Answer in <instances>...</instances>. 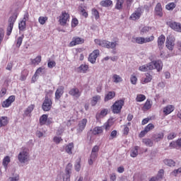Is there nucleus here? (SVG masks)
I'll list each match as a JSON object with an SVG mask.
<instances>
[{"instance_id":"nucleus-2","label":"nucleus","mask_w":181,"mask_h":181,"mask_svg":"<svg viewBox=\"0 0 181 181\" xmlns=\"http://www.w3.org/2000/svg\"><path fill=\"white\" fill-rule=\"evenodd\" d=\"M94 42L95 45H98V46L105 47L106 49H115L117 46H119V40H118V38L115 39L112 42L105 40L95 39Z\"/></svg>"},{"instance_id":"nucleus-15","label":"nucleus","mask_w":181,"mask_h":181,"mask_svg":"<svg viewBox=\"0 0 181 181\" xmlns=\"http://www.w3.org/2000/svg\"><path fill=\"white\" fill-rule=\"evenodd\" d=\"M142 15V10L141 8H137L129 17L131 21H138Z\"/></svg>"},{"instance_id":"nucleus-50","label":"nucleus","mask_w":181,"mask_h":181,"mask_svg":"<svg viewBox=\"0 0 181 181\" xmlns=\"http://www.w3.org/2000/svg\"><path fill=\"white\" fill-rule=\"evenodd\" d=\"M175 8H176V4H175V3H169L165 6V9L168 11H173Z\"/></svg>"},{"instance_id":"nucleus-7","label":"nucleus","mask_w":181,"mask_h":181,"mask_svg":"<svg viewBox=\"0 0 181 181\" xmlns=\"http://www.w3.org/2000/svg\"><path fill=\"white\" fill-rule=\"evenodd\" d=\"M70 21V15L69 13H66V11H63L59 16V23L62 26L66 25V24Z\"/></svg>"},{"instance_id":"nucleus-64","label":"nucleus","mask_w":181,"mask_h":181,"mask_svg":"<svg viewBox=\"0 0 181 181\" xmlns=\"http://www.w3.org/2000/svg\"><path fill=\"white\" fill-rule=\"evenodd\" d=\"M175 137H176V134L175 133H170L168 136V139L171 141L172 139H175Z\"/></svg>"},{"instance_id":"nucleus-14","label":"nucleus","mask_w":181,"mask_h":181,"mask_svg":"<svg viewBox=\"0 0 181 181\" xmlns=\"http://www.w3.org/2000/svg\"><path fill=\"white\" fill-rule=\"evenodd\" d=\"M87 125V119H83L78 122L76 131L78 134H81L84 131L86 126Z\"/></svg>"},{"instance_id":"nucleus-52","label":"nucleus","mask_w":181,"mask_h":181,"mask_svg":"<svg viewBox=\"0 0 181 181\" xmlns=\"http://www.w3.org/2000/svg\"><path fill=\"white\" fill-rule=\"evenodd\" d=\"M124 4V0H117V3L115 5L116 9H122V4Z\"/></svg>"},{"instance_id":"nucleus-45","label":"nucleus","mask_w":181,"mask_h":181,"mask_svg":"<svg viewBox=\"0 0 181 181\" xmlns=\"http://www.w3.org/2000/svg\"><path fill=\"white\" fill-rule=\"evenodd\" d=\"M146 100V96H145V95L138 94L136 97V101L137 103H142L143 101H145Z\"/></svg>"},{"instance_id":"nucleus-37","label":"nucleus","mask_w":181,"mask_h":181,"mask_svg":"<svg viewBox=\"0 0 181 181\" xmlns=\"http://www.w3.org/2000/svg\"><path fill=\"white\" fill-rule=\"evenodd\" d=\"M139 149V146H136L131 150L130 156L132 158H136L138 156V150Z\"/></svg>"},{"instance_id":"nucleus-48","label":"nucleus","mask_w":181,"mask_h":181,"mask_svg":"<svg viewBox=\"0 0 181 181\" xmlns=\"http://www.w3.org/2000/svg\"><path fill=\"white\" fill-rule=\"evenodd\" d=\"M47 16H40L38 18V22L40 25H45L46 22H47Z\"/></svg>"},{"instance_id":"nucleus-22","label":"nucleus","mask_w":181,"mask_h":181,"mask_svg":"<svg viewBox=\"0 0 181 181\" xmlns=\"http://www.w3.org/2000/svg\"><path fill=\"white\" fill-rule=\"evenodd\" d=\"M151 81H152V75L148 73L146 74L141 80V84H147V83H151Z\"/></svg>"},{"instance_id":"nucleus-9","label":"nucleus","mask_w":181,"mask_h":181,"mask_svg":"<svg viewBox=\"0 0 181 181\" xmlns=\"http://www.w3.org/2000/svg\"><path fill=\"white\" fill-rule=\"evenodd\" d=\"M175 37L168 35L166 38L165 46L169 50H172L175 47Z\"/></svg>"},{"instance_id":"nucleus-51","label":"nucleus","mask_w":181,"mask_h":181,"mask_svg":"<svg viewBox=\"0 0 181 181\" xmlns=\"http://www.w3.org/2000/svg\"><path fill=\"white\" fill-rule=\"evenodd\" d=\"M92 15H93V16L95 17L96 21L98 19H100V13L98 12V11L97 9H95V8L92 9Z\"/></svg>"},{"instance_id":"nucleus-53","label":"nucleus","mask_w":181,"mask_h":181,"mask_svg":"<svg viewBox=\"0 0 181 181\" xmlns=\"http://www.w3.org/2000/svg\"><path fill=\"white\" fill-rule=\"evenodd\" d=\"M45 73V68L44 67H40L38 68L36 71H35V74L37 76H42L43 74Z\"/></svg>"},{"instance_id":"nucleus-55","label":"nucleus","mask_w":181,"mask_h":181,"mask_svg":"<svg viewBox=\"0 0 181 181\" xmlns=\"http://www.w3.org/2000/svg\"><path fill=\"white\" fill-rule=\"evenodd\" d=\"M179 173H181V167L177 170H174L171 173V176H177L179 175Z\"/></svg>"},{"instance_id":"nucleus-29","label":"nucleus","mask_w":181,"mask_h":181,"mask_svg":"<svg viewBox=\"0 0 181 181\" xmlns=\"http://www.w3.org/2000/svg\"><path fill=\"white\" fill-rule=\"evenodd\" d=\"M163 136H165V134H163V132L156 133L153 135V139L156 142H159V141H160L161 139H163Z\"/></svg>"},{"instance_id":"nucleus-56","label":"nucleus","mask_w":181,"mask_h":181,"mask_svg":"<svg viewBox=\"0 0 181 181\" xmlns=\"http://www.w3.org/2000/svg\"><path fill=\"white\" fill-rule=\"evenodd\" d=\"M170 148H171V149H179V147L177 146L176 141H172L170 144Z\"/></svg>"},{"instance_id":"nucleus-47","label":"nucleus","mask_w":181,"mask_h":181,"mask_svg":"<svg viewBox=\"0 0 181 181\" xmlns=\"http://www.w3.org/2000/svg\"><path fill=\"white\" fill-rule=\"evenodd\" d=\"M163 176H165V170L163 169H160L156 175L157 179H158V180H162V179H163Z\"/></svg>"},{"instance_id":"nucleus-59","label":"nucleus","mask_w":181,"mask_h":181,"mask_svg":"<svg viewBox=\"0 0 181 181\" xmlns=\"http://www.w3.org/2000/svg\"><path fill=\"white\" fill-rule=\"evenodd\" d=\"M130 81L132 84H136V81H138V78L136 76L132 75L130 78Z\"/></svg>"},{"instance_id":"nucleus-31","label":"nucleus","mask_w":181,"mask_h":181,"mask_svg":"<svg viewBox=\"0 0 181 181\" xmlns=\"http://www.w3.org/2000/svg\"><path fill=\"white\" fill-rule=\"evenodd\" d=\"M73 149H74V144L73 143H69L65 147V151L69 155H71L73 153Z\"/></svg>"},{"instance_id":"nucleus-23","label":"nucleus","mask_w":181,"mask_h":181,"mask_svg":"<svg viewBox=\"0 0 181 181\" xmlns=\"http://www.w3.org/2000/svg\"><path fill=\"white\" fill-rule=\"evenodd\" d=\"M50 124V119L47 118V115H42L40 117V125H45V124Z\"/></svg>"},{"instance_id":"nucleus-63","label":"nucleus","mask_w":181,"mask_h":181,"mask_svg":"<svg viewBox=\"0 0 181 181\" xmlns=\"http://www.w3.org/2000/svg\"><path fill=\"white\" fill-rule=\"evenodd\" d=\"M54 66H56V62L54 61H50L47 64V66L49 67V69H53Z\"/></svg>"},{"instance_id":"nucleus-1","label":"nucleus","mask_w":181,"mask_h":181,"mask_svg":"<svg viewBox=\"0 0 181 181\" xmlns=\"http://www.w3.org/2000/svg\"><path fill=\"white\" fill-rule=\"evenodd\" d=\"M163 67V64L162 61H153L147 64L139 66V70L140 71H148V70H157V71H160Z\"/></svg>"},{"instance_id":"nucleus-28","label":"nucleus","mask_w":181,"mask_h":181,"mask_svg":"<svg viewBox=\"0 0 181 181\" xmlns=\"http://www.w3.org/2000/svg\"><path fill=\"white\" fill-rule=\"evenodd\" d=\"M100 6H103V8H109V6H111L112 5V0H103L100 2Z\"/></svg>"},{"instance_id":"nucleus-35","label":"nucleus","mask_w":181,"mask_h":181,"mask_svg":"<svg viewBox=\"0 0 181 181\" xmlns=\"http://www.w3.org/2000/svg\"><path fill=\"white\" fill-rule=\"evenodd\" d=\"M35 109V105H30L24 111V115L28 117V115H30L32 111Z\"/></svg>"},{"instance_id":"nucleus-43","label":"nucleus","mask_w":181,"mask_h":181,"mask_svg":"<svg viewBox=\"0 0 181 181\" xmlns=\"http://www.w3.org/2000/svg\"><path fill=\"white\" fill-rule=\"evenodd\" d=\"M142 142L146 146H153V141L151 139H143Z\"/></svg>"},{"instance_id":"nucleus-4","label":"nucleus","mask_w":181,"mask_h":181,"mask_svg":"<svg viewBox=\"0 0 181 181\" xmlns=\"http://www.w3.org/2000/svg\"><path fill=\"white\" fill-rule=\"evenodd\" d=\"M155 40V37L151 35L150 37H133V42L138 43L139 45H144V43H149L150 42H153Z\"/></svg>"},{"instance_id":"nucleus-49","label":"nucleus","mask_w":181,"mask_h":181,"mask_svg":"<svg viewBox=\"0 0 181 181\" xmlns=\"http://www.w3.org/2000/svg\"><path fill=\"white\" fill-rule=\"evenodd\" d=\"M81 162V158H78V160H76V162L75 163V170H76V172H80V169H81V165H80Z\"/></svg>"},{"instance_id":"nucleus-61","label":"nucleus","mask_w":181,"mask_h":181,"mask_svg":"<svg viewBox=\"0 0 181 181\" xmlns=\"http://www.w3.org/2000/svg\"><path fill=\"white\" fill-rule=\"evenodd\" d=\"M62 141H63V139H62V137H60V136L54 137V142H55V144H57V145H58V144H60V142H62Z\"/></svg>"},{"instance_id":"nucleus-42","label":"nucleus","mask_w":181,"mask_h":181,"mask_svg":"<svg viewBox=\"0 0 181 181\" xmlns=\"http://www.w3.org/2000/svg\"><path fill=\"white\" fill-rule=\"evenodd\" d=\"M31 63L32 64H34L35 66H37L42 62V56L38 55L36 58L35 59H31Z\"/></svg>"},{"instance_id":"nucleus-21","label":"nucleus","mask_w":181,"mask_h":181,"mask_svg":"<svg viewBox=\"0 0 181 181\" xmlns=\"http://www.w3.org/2000/svg\"><path fill=\"white\" fill-rule=\"evenodd\" d=\"M173 111H175V106L168 105L163 108V112L165 115H169V114H171Z\"/></svg>"},{"instance_id":"nucleus-44","label":"nucleus","mask_w":181,"mask_h":181,"mask_svg":"<svg viewBox=\"0 0 181 181\" xmlns=\"http://www.w3.org/2000/svg\"><path fill=\"white\" fill-rule=\"evenodd\" d=\"M163 162L165 165L170 167L175 166L176 165V163L172 159H165Z\"/></svg>"},{"instance_id":"nucleus-18","label":"nucleus","mask_w":181,"mask_h":181,"mask_svg":"<svg viewBox=\"0 0 181 181\" xmlns=\"http://www.w3.org/2000/svg\"><path fill=\"white\" fill-rule=\"evenodd\" d=\"M155 15L156 16H159V18H162L163 16V11L162 10V4L160 3H158L154 9Z\"/></svg>"},{"instance_id":"nucleus-8","label":"nucleus","mask_w":181,"mask_h":181,"mask_svg":"<svg viewBox=\"0 0 181 181\" xmlns=\"http://www.w3.org/2000/svg\"><path fill=\"white\" fill-rule=\"evenodd\" d=\"M29 21V13L25 12L23 20L18 23V29L23 32L26 29V21Z\"/></svg>"},{"instance_id":"nucleus-40","label":"nucleus","mask_w":181,"mask_h":181,"mask_svg":"<svg viewBox=\"0 0 181 181\" xmlns=\"http://www.w3.org/2000/svg\"><path fill=\"white\" fill-rule=\"evenodd\" d=\"M78 70L79 73H87V70H88V65L84 64H81L78 68Z\"/></svg>"},{"instance_id":"nucleus-54","label":"nucleus","mask_w":181,"mask_h":181,"mask_svg":"<svg viewBox=\"0 0 181 181\" xmlns=\"http://www.w3.org/2000/svg\"><path fill=\"white\" fill-rule=\"evenodd\" d=\"M5 36V30L4 28H0V45L2 43V40H4V37Z\"/></svg>"},{"instance_id":"nucleus-62","label":"nucleus","mask_w":181,"mask_h":181,"mask_svg":"<svg viewBox=\"0 0 181 181\" xmlns=\"http://www.w3.org/2000/svg\"><path fill=\"white\" fill-rule=\"evenodd\" d=\"M100 151V146H93V148H92V153H98V151Z\"/></svg>"},{"instance_id":"nucleus-26","label":"nucleus","mask_w":181,"mask_h":181,"mask_svg":"<svg viewBox=\"0 0 181 181\" xmlns=\"http://www.w3.org/2000/svg\"><path fill=\"white\" fill-rule=\"evenodd\" d=\"M115 97V92L114 91H109L105 95L104 101L107 103V101H110V100H112Z\"/></svg>"},{"instance_id":"nucleus-39","label":"nucleus","mask_w":181,"mask_h":181,"mask_svg":"<svg viewBox=\"0 0 181 181\" xmlns=\"http://www.w3.org/2000/svg\"><path fill=\"white\" fill-rule=\"evenodd\" d=\"M25 37V35H22L21 36L18 37L16 40V47L19 48L22 45V42H23V38Z\"/></svg>"},{"instance_id":"nucleus-33","label":"nucleus","mask_w":181,"mask_h":181,"mask_svg":"<svg viewBox=\"0 0 181 181\" xmlns=\"http://www.w3.org/2000/svg\"><path fill=\"white\" fill-rule=\"evenodd\" d=\"M11 163V157L6 156V157L4 158L2 165L4 168V169H8V165Z\"/></svg>"},{"instance_id":"nucleus-24","label":"nucleus","mask_w":181,"mask_h":181,"mask_svg":"<svg viewBox=\"0 0 181 181\" xmlns=\"http://www.w3.org/2000/svg\"><path fill=\"white\" fill-rule=\"evenodd\" d=\"M64 93V87L61 86L59 88L57 89L55 92V98L56 100H59L62 95H63V93Z\"/></svg>"},{"instance_id":"nucleus-20","label":"nucleus","mask_w":181,"mask_h":181,"mask_svg":"<svg viewBox=\"0 0 181 181\" xmlns=\"http://www.w3.org/2000/svg\"><path fill=\"white\" fill-rule=\"evenodd\" d=\"M165 40H166V37H165V35H161L158 37V49H160V50H162V49H163V46L165 45Z\"/></svg>"},{"instance_id":"nucleus-10","label":"nucleus","mask_w":181,"mask_h":181,"mask_svg":"<svg viewBox=\"0 0 181 181\" xmlns=\"http://www.w3.org/2000/svg\"><path fill=\"white\" fill-rule=\"evenodd\" d=\"M167 25L175 32L181 33V23L175 21H168Z\"/></svg>"},{"instance_id":"nucleus-19","label":"nucleus","mask_w":181,"mask_h":181,"mask_svg":"<svg viewBox=\"0 0 181 181\" xmlns=\"http://www.w3.org/2000/svg\"><path fill=\"white\" fill-rule=\"evenodd\" d=\"M69 94H70V95H72V97L78 98L81 96V91H80V90L77 88H74L69 90Z\"/></svg>"},{"instance_id":"nucleus-46","label":"nucleus","mask_w":181,"mask_h":181,"mask_svg":"<svg viewBox=\"0 0 181 181\" xmlns=\"http://www.w3.org/2000/svg\"><path fill=\"white\" fill-rule=\"evenodd\" d=\"M20 176L18 173H13L12 176L9 177L8 181H19Z\"/></svg>"},{"instance_id":"nucleus-6","label":"nucleus","mask_w":181,"mask_h":181,"mask_svg":"<svg viewBox=\"0 0 181 181\" xmlns=\"http://www.w3.org/2000/svg\"><path fill=\"white\" fill-rule=\"evenodd\" d=\"M52 99L47 95H45L44 102L42 103L43 111H50L52 105Z\"/></svg>"},{"instance_id":"nucleus-17","label":"nucleus","mask_w":181,"mask_h":181,"mask_svg":"<svg viewBox=\"0 0 181 181\" xmlns=\"http://www.w3.org/2000/svg\"><path fill=\"white\" fill-rule=\"evenodd\" d=\"M84 43V39L78 37H73L72 41L69 43V47L76 46V45H82Z\"/></svg>"},{"instance_id":"nucleus-16","label":"nucleus","mask_w":181,"mask_h":181,"mask_svg":"<svg viewBox=\"0 0 181 181\" xmlns=\"http://www.w3.org/2000/svg\"><path fill=\"white\" fill-rule=\"evenodd\" d=\"M73 164L69 163L66 167V175L64 176V181H70V175L71 173V169Z\"/></svg>"},{"instance_id":"nucleus-36","label":"nucleus","mask_w":181,"mask_h":181,"mask_svg":"<svg viewBox=\"0 0 181 181\" xmlns=\"http://www.w3.org/2000/svg\"><path fill=\"white\" fill-rule=\"evenodd\" d=\"M101 100V96L97 95L92 98L90 104L93 107L97 105V103Z\"/></svg>"},{"instance_id":"nucleus-34","label":"nucleus","mask_w":181,"mask_h":181,"mask_svg":"<svg viewBox=\"0 0 181 181\" xmlns=\"http://www.w3.org/2000/svg\"><path fill=\"white\" fill-rule=\"evenodd\" d=\"M104 128L103 127H95L93 130V135H100L103 134Z\"/></svg>"},{"instance_id":"nucleus-27","label":"nucleus","mask_w":181,"mask_h":181,"mask_svg":"<svg viewBox=\"0 0 181 181\" xmlns=\"http://www.w3.org/2000/svg\"><path fill=\"white\" fill-rule=\"evenodd\" d=\"M152 104H153L152 101L149 99H147L143 106V110L148 111V110H151V108H152Z\"/></svg>"},{"instance_id":"nucleus-57","label":"nucleus","mask_w":181,"mask_h":181,"mask_svg":"<svg viewBox=\"0 0 181 181\" xmlns=\"http://www.w3.org/2000/svg\"><path fill=\"white\" fill-rule=\"evenodd\" d=\"M124 129H123V134L124 135H128L129 134V127L127 125H123Z\"/></svg>"},{"instance_id":"nucleus-30","label":"nucleus","mask_w":181,"mask_h":181,"mask_svg":"<svg viewBox=\"0 0 181 181\" xmlns=\"http://www.w3.org/2000/svg\"><path fill=\"white\" fill-rule=\"evenodd\" d=\"M153 28L148 27V26H144L140 30V34L141 35H146V33H149L151 30H153Z\"/></svg>"},{"instance_id":"nucleus-5","label":"nucleus","mask_w":181,"mask_h":181,"mask_svg":"<svg viewBox=\"0 0 181 181\" xmlns=\"http://www.w3.org/2000/svg\"><path fill=\"white\" fill-rule=\"evenodd\" d=\"M123 106L124 100H120L116 101L112 105V112L114 114H119V112H121V110H122Z\"/></svg>"},{"instance_id":"nucleus-13","label":"nucleus","mask_w":181,"mask_h":181,"mask_svg":"<svg viewBox=\"0 0 181 181\" xmlns=\"http://www.w3.org/2000/svg\"><path fill=\"white\" fill-rule=\"evenodd\" d=\"M153 128H155V125H153V124L150 123L148 124L143 131H141L140 132V134H139V138H144V136H145V135L147 134L148 132L152 131V129H153Z\"/></svg>"},{"instance_id":"nucleus-11","label":"nucleus","mask_w":181,"mask_h":181,"mask_svg":"<svg viewBox=\"0 0 181 181\" xmlns=\"http://www.w3.org/2000/svg\"><path fill=\"white\" fill-rule=\"evenodd\" d=\"M15 100H16L15 95H11L8 97V99L4 100L1 103V106L3 107V108H9V107H11V105H12V103L15 102Z\"/></svg>"},{"instance_id":"nucleus-60","label":"nucleus","mask_w":181,"mask_h":181,"mask_svg":"<svg viewBox=\"0 0 181 181\" xmlns=\"http://www.w3.org/2000/svg\"><path fill=\"white\" fill-rule=\"evenodd\" d=\"M77 25H78V20H77V18H73L71 21L72 28H76Z\"/></svg>"},{"instance_id":"nucleus-38","label":"nucleus","mask_w":181,"mask_h":181,"mask_svg":"<svg viewBox=\"0 0 181 181\" xmlns=\"http://www.w3.org/2000/svg\"><path fill=\"white\" fill-rule=\"evenodd\" d=\"M112 81L116 84H118V83H122V78L119 75L114 74L112 76Z\"/></svg>"},{"instance_id":"nucleus-41","label":"nucleus","mask_w":181,"mask_h":181,"mask_svg":"<svg viewBox=\"0 0 181 181\" xmlns=\"http://www.w3.org/2000/svg\"><path fill=\"white\" fill-rule=\"evenodd\" d=\"M98 156V153H91L90 159L88 160V164L93 165V163H94V160L97 159Z\"/></svg>"},{"instance_id":"nucleus-25","label":"nucleus","mask_w":181,"mask_h":181,"mask_svg":"<svg viewBox=\"0 0 181 181\" xmlns=\"http://www.w3.org/2000/svg\"><path fill=\"white\" fill-rule=\"evenodd\" d=\"M16 19H18V14H13L8 18V26L13 27L15 25V22H16Z\"/></svg>"},{"instance_id":"nucleus-58","label":"nucleus","mask_w":181,"mask_h":181,"mask_svg":"<svg viewBox=\"0 0 181 181\" xmlns=\"http://www.w3.org/2000/svg\"><path fill=\"white\" fill-rule=\"evenodd\" d=\"M103 128H105V129L107 131V129H110V128H111V122H110V121H107L104 124Z\"/></svg>"},{"instance_id":"nucleus-32","label":"nucleus","mask_w":181,"mask_h":181,"mask_svg":"<svg viewBox=\"0 0 181 181\" xmlns=\"http://www.w3.org/2000/svg\"><path fill=\"white\" fill-rule=\"evenodd\" d=\"M8 117L2 116L0 117V128L2 127H6L8 125Z\"/></svg>"},{"instance_id":"nucleus-3","label":"nucleus","mask_w":181,"mask_h":181,"mask_svg":"<svg viewBox=\"0 0 181 181\" xmlns=\"http://www.w3.org/2000/svg\"><path fill=\"white\" fill-rule=\"evenodd\" d=\"M30 158L29 150L26 148H23L22 151L18 155V159L20 163H26V162H29Z\"/></svg>"},{"instance_id":"nucleus-12","label":"nucleus","mask_w":181,"mask_h":181,"mask_svg":"<svg viewBox=\"0 0 181 181\" xmlns=\"http://www.w3.org/2000/svg\"><path fill=\"white\" fill-rule=\"evenodd\" d=\"M100 56V50L95 49L92 53L90 54L88 57V62L90 63H92V64H94L95 62L97 61V58Z\"/></svg>"}]
</instances>
